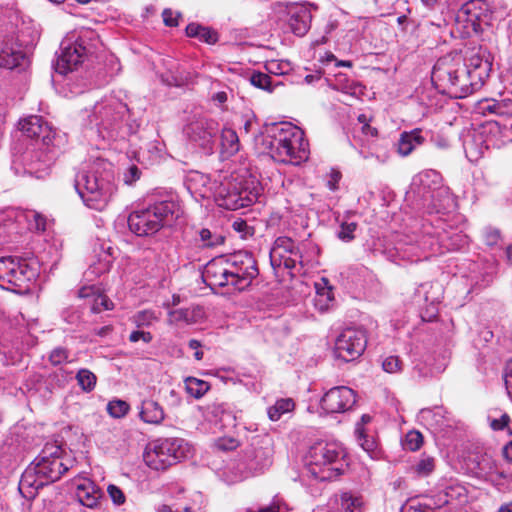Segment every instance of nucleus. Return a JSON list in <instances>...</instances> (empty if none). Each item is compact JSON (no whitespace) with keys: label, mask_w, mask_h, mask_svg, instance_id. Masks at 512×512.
I'll use <instances>...</instances> for the list:
<instances>
[{"label":"nucleus","mask_w":512,"mask_h":512,"mask_svg":"<svg viewBox=\"0 0 512 512\" xmlns=\"http://www.w3.org/2000/svg\"><path fill=\"white\" fill-rule=\"evenodd\" d=\"M487 11V4L483 0H470L458 10L456 19L463 22L466 29L477 33L482 30L483 24H489L490 16Z\"/></svg>","instance_id":"obj_19"},{"label":"nucleus","mask_w":512,"mask_h":512,"mask_svg":"<svg viewBox=\"0 0 512 512\" xmlns=\"http://www.w3.org/2000/svg\"><path fill=\"white\" fill-rule=\"evenodd\" d=\"M75 460L57 443H46L39 455L25 469L19 482L21 495L32 500L37 491L61 478Z\"/></svg>","instance_id":"obj_1"},{"label":"nucleus","mask_w":512,"mask_h":512,"mask_svg":"<svg viewBox=\"0 0 512 512\" xmlns=\"http://www.w3.org/2000/svg\"><path fill=\"white\" fill-rule=\"evenodd\" d=\"M431 82L439 93L452 98L461 99L474 93L468 67L461 56L449 54L439 58L433 67Z\"/></svg>","instance_id":"obj_4"},{"label":"nucleus","mask_w":512,"mask_h":512,"mask_svg":"<svg viewBox=\"0 0 512 512\" xmlns=\"http://www.w3.org/2000/svg\"><path fill=\"white\" fill-rule=\"evenodd\" d=\"M128 107L125 103L116 98H109L97 103L94 106L90 123L94 124L98 131H106L108 136H113L128 114Z\"/></svg>","instance_id":"obj_11"},{"label":"nucleus","mask_w":512,"mask_h":512,"mask_svg":"<svg viewBox=\"0 0 512 512\" xmlns=\"http://www.w3.org/2000/svg\"><path fill=\"white\" fill-rule=\"evenodd\" d=\"M237 446H238V442L234 438H226V437H224V438H219L216 441V447L219 450H223V451L233 450Z\"/></svg>","instance_id":"obj_59"},{"label":"nucleus","mask_w":512,"mask_h":512,"mask_svg":"<svg viewBox=\"0 0 512 512\" xmlns=\"http://www.w3.org/2000/svg\"><path fill=\"white\" fill-rule=\"evenodd\" d=\"M40 33L36 24L32 20H22L20 24H16L15 35L10 37L14 38V44L20 49L26 51V55L34 48Z\"/></svg>","instance_id":"obj_25"},{"label":"nucleus","mask_w":512,"mask_h":512,"mask_svg":"<svg viewBox=\"0 0 512 512\" xmlns=\"http://www.w3.org/2000/svg\"><path fill=\"white\" fill-rule=\"evenodd\" d=\"M98 43V35L93 30H82L78 36H67L60 44L56 71L63 75L73 71L89 54L95 52Z\"/></svg>","instance_id":"obj_7"},{"label":"nucleus","mask_w":512,"mask_h":512,"mask_svg":"<svg viewBox=\"0 0 512 512\" xmlns=\"http://www.w3.org/2000/svg\"><path fill=\"white\" fill-rule=\"evenodd\" d=\"M357 229V223L356 222H346L343 221L340 224V228L337 232V237L344 241V242H350L354 239V232Z\"/></svg>","instance_id":"obj_48"},{"label":"nucleus","mask_w":512,"mask_h":512,"mask_svg":"<svg viewBox=\"0 0 512 512\" xmlns=\"http://www.w3.org/2000/svg\"><path fill=\"white\" fill-rule=\"evenodd\" d=\"M294 401L291 398H282L268 408V417L271 421H278L281 416L294 409Z\"/></svg>","instance_id":"obj_37"},{"label":"nucleus","mask_w":512,"mask_h":512,"mask_svg":"<svg viewBox=\"0 0 512 512\" xmlns=\"http://www.w3.org/2000/svg\"><path fill=\"white\" fill-rule=\"evenodd\" d=\"M107 492L114 504L122 505L125 503V495L116 485L110 484L107 488Z\"/></svg>","instance_id":"obj_54"},{"label":"nucleus","mask_w":512,"mask_h":512,"mask_svg":"<svg viewBox=\"0 0 512 512\" xmlns=\"http://www.w3.org/2000/svg\"><path fill=\"white\" fill-rule=\"evenodd\" d=\"M181 213L178 203L172 200L158 201L133 211L128 217V226L137 236H149L163 227L172 226Z\"/></svg>","instance_id":"obj_5"},{"label":"nucleus","mask_w":512,"mask_h":512,"mask_svg":"<svg viewBox=\"0 0 512 512\" xmlns=\"http://www.w3.org/2000/svg\"><path fill=\"white\" fill-rule=\"evenodd\" d=\"M165 400L167 404L171 407H178L182 402L181 396L174 389H171L168 392V395L165 397Z\"/></svg>","instance_id":"obj_64"},{"label":"nucleus","mask_w":512,"mask_h":512,"mask_svg":"<svg viewBox=\"0 0 512 512\" xmlns=\"http://www.w3.org/2000/svg\"><path fill=\"white\" fill-rule=\"evenodd\" d=\"M288 24L297 36H304L311 26L312 15L306 5H295L288 10Z\"/></svg>","instance_id":"obj_27"},{"label":"nucleus","mask_w":512,"mask_h":512,"mask_svg":"<svg viewBox=\"0 0 512 512\" xmlns=\"http://www.w3.org/2000/svg\"><path fill=\"white\" fill-rule=\"evenodd\" d=\"M245 512H288V506L282 498L275 496L268 506L247 509Z\"/></svg>","instance_id":"obj_46"},{"label":"nucleus","mask_w":512,"mask_h":512,"mask_svg":"<svg viewBox=\"0 0 512 512\" xmlns=\"http://www.w3.org/2000/svg\"><path fill=\"white\" fill-rule=\"evenodd\" d=\"M23 135L35 141V145L57 146L56 133L41 116L32 115L19 122Z\"/></svg>","instance_id":"obj_18"},{"label":"nucleus","mask_w":512,"mask_h":512,"mask_svg":"<svg viewBox=\"0 0 512 512\" xmlns=\"http://www.w3.org/2000/svg\"><path fill=\"white\" fill-rule=\"evenodd\" d=\"M273 134L265 139L273 160L291 165H300L309 158V144L304 132L291 123H281L272 129Z\"/></svg>","instance_id":"obj_2"},{"label":"nucleus","mask_w":512,"mask_h":512,"mask_svg":"<svg viewBox=\"0 0 512 512\" xmlns=\"http://www.w3.org/2000/svg\"><path fill=\"white\" fill-rule=\"evenodd\" d=\"M233 229L240 233L242 238H246L248 235L253 234V229L243 219H236L232 224Z\"/></svg>","instance_id":"obj_55"},{"label":"nucleus","mask_w":512,"mask_h":512,"mask_svg":"<svg viewBox=\"0 0 512 512\" xmlns=\"http://www.w3.org/2000/svg\"><path fill=\"white\" fill-rule=\"evenodd\" d=\"M155 319L156 317L154 312L150 310H143L133 315L132 322L137 327H148L155 321Z\"/></svg>","instance_id":"obj_49"},{"label":"nucleus","mask_w":512,"mask_h":512,"mask_svg":"<svg viewBox=\"0 0 512 512\" xmlns=\"http://www.w3.org/2000/svg\"><path fill=\"white\" fill-rule=\"evenodd\" d=\"M441 181V174L436 170L421 171L413 177L409 193L417 198L419 204H421L431 194H434L436 189L442 187Z\"/></svg>","instance_id":"obj_21"},{"label":"nucleus","mask_w":512,"mask_h":512,"mask_svg":"<svg viewBox=\"0 0 512 512\" xmlns=\"http://www.w3.org/2000/svg\"><path fill=\"white\" fill-rule=\"evenodd\" d=\"M70 352L64 347H56L49 354V362L53 366H58L63 363L69 362Z\"/></svg>","instance_id":"obj_50"},{"label":"nucleus","mask_w":512,"mask_h":512,"mask_svg":"<svg viewBox=\"0 0 512 512\" xmlns=\"http://www.w3.org/2000/svg\"><path fill=\"white\" fill-rule=\"evenodd\" d=\"M403 512H433V508L426 503H414L412 502Z\"/></svg>","instance_id":"obj_62"},{"label":"nucleus","mask_w":512,"mask_h":512,"mask_svg":"<svg viewBox=\"0 0 512 512\" xmlns=\"http://www.w3.org/2000/svg\"><path fill=\"white\" fill-rule=\"evenodd\" d=\"M500 232L496 229H487L484 234L485 243L488 246H495L500 241Z\"/></svg>","instance_id":"obj_60"},{"label":"nucleus","mask_w":512,"mask_h":512,"mask_svg":"<svg viewBox=\"0 0 512 512\" xmlns=\"http://www.w3.org/2000/svg\"><path fill=\"white\" fill-rule=\"evenodd\" d=\"M178 16H179V14H176L174 16V13L171 9H164V11L162 13L163 21H164L165 25L169 26V27H175L178 25V19H177Z\"/></svg>","instance_id":"obj_63"},{"label":"nucleus","mask_w":512,"mask_h":512,"mask_svg":"<svg viewBox=\"0 0 512 512\" xmlns=\"http://www.w3.org/2000/svg\"><path fill=\"white\" fill-rule=\"evenodd\" d=\"M103 161H97L75 176V189L85 205L98 211L108 204L115 187L113 176L105 169Z\"/></svg>","instance_id":"obj_3"},{"label":"nucleus","mask_w":512,"mask_h":512,"mask_svg":"<svg viewBox=\"0 0 512 512\" xmlns=\"http://www.w3.org/2000/svg\"><path fill=\"white\" fill-rule=\"evenodd\" d=\"M250 83L268 92H272L276 86L280 85V82L274 83L268 73L262 72H253L250 76Z\"/></svg>","instance_id":"obj_39"},{"label":"nucleus","mask_w":512,"mask_h":512,"mask_svg":"<svg viewBox=\"0 0 512 512\" xmlns=\"http://www.w3.org/2000/svg\"><path fill=\"white\" fill-rule=\"evenodd\" d=\"M185 388L188 394L199 399L207 393L210 386L208 382L204 380H200L195 377H188L185 379Z\"/></svg>","instance_id":"obj_38"},{"label":"nucleus","mask_w":512,"mask_h":512,"mask_svg":"<svg viewBox=\"0 0 512 512\" xmlns=\"http://www.w3.org/2000/svg\"><path fill=\"white\" fill-rule=\"evenodd\" d=\"M265 70L270 75L282 76L292 71V65L288 60H269L265 63Z\"/></svg>","instance_id":"obj_40"},{"label":"nucleus","mask_w":512,"mask_h":512,"mask_svg":"<svg viewBox=\"0 0 512 512\" xmlns=\"http://www.w3.org/2000/svg\"><path fill=\"white\" fill-rule=\"evenodd\" d=\"M63 319L69 324H77L80 321L81 315L77 309L69 308L63 311Z\"/></svg>","instance_id":"obj_61"},{"label":"nucleus","mask_w":512,"mask_h":512,"mask_svg":"<svg viewBox=\"0 0 512 512\" xmlns=\"http://www.w3.org/2000/svg\"><path fill=\"white\" fill-rule=\"evenodd\" d=\"M356 403L354 391L346 386L328 390L321 398V408L327 413H344Z\"/></svg>","instance_id":"obj_20"},{"label":"nucleus","mask_w":512,"mask_h":512,"mask_svg":"<svg viewBox=\"0 0 512 512\" xmlns=\"http://www.w3.org/2000/svg\"><path fill=\"white\" fill-rule=\"evenodd\" d=\"M343 448L336 442L318 441L308 450L306 470L314 479L332 480L343 472Z\"/></svg>","instance_id":"obj_6"},{"label":"nucleus","mask_w":512,"mask_h":512,"mask_svg":"<svg viewBox=\"0 0 512 512\" xmlns=\"http://www.w3.org/2000/svg\"><path fill=\"white\" fill-rule=\"evenodd\" d=\"M316 288H317V295H316V298H315V306L320 311H325V310L328 309L330 303L333 300V294H332L331 288H328V289L322 288V289H320L318 287V285L316 286Z\"/></svg>","instance_id":"obj_44"},{"label":"nucleus","mask_w":512,"mask_h":512,"mask_svg":"<svg viewBox=\"0 0 512 512\" xmlns=\"http://www.w3.org/2000/svg\"><path fill=\"white\" fill-rule=\"evenodd\" d=\"M303 254L298 244L287 236H280L274 241L270 251V262L273 268H280L292 271L297 266L303 267Z\"/></svg>","instance_id":"obj_15"},{"label":"nucleus","mask_w":512,"mask_h":512,"mask_svg":"<svg viewBox=\"0 0 512 512\" xmlns=\"http://www.w3.org/2000/svg\"><path fill=\"white\" fill-rule=\"evenodd\" d=\"M152 339V334L147 331L136 330L129 335V341L133 343L138 342L140 340H142L144 343H150Z\"/></svg>","instance_id":"obj_58"},{"label":"nucleus","mask_w":512,"mask_h":512,"mask_svg":"<svg viewBox=\"0 0 512 512\" xmlns=\"http://www.w3.org/2000/svg\"><path fill=\"white\" fill-rule=\"evenodd\" d=\"M273 449L268 439L262 440L259 445H252L246 451V465L250 472L261 473L272 463Z\"/></svg>","instance_id":"obj_22"},{"label":"nucleus","mask_w":512,"mask_h":512,"mask_svg":"<svg viewBox=\"0 0 512 512\" xmlns=\"http://www.w3.org/2000/svg\"><path fill=\"white\" fill-rule=\"evenodd\" d=\"M218 132V122L204 115L191 116L184 127L187 138L205 154L213 153Z\"/></svg>","instance_id":"obj_12"},{"label":"nucleus","mask_w":512,"mask_h":512,"mask_svg":"<svg viewBox=\"0 0 512 512\" xmlns=\"http://www.w3.org/2000/svg\"><path fill=\"white\" fill-rule=\"evenodd\" d=\"M512 142V124L488 123L483 132L473 136L471 141L464 142L466 156L477 160L489 148H501Z\"/></svg>","instance_id":"obj_10"},{"label":"nucleus","mask_w":512,"mask_h":512,"mask_svg":"<svg viewBox=\"0 0 512 512\" xmlns=\"http://www.w3.org/2000/svg\"><path fill=\"white\" fill-rule=\"evenodd\" d=\"M76 380L83 391L91 392L96 386L97 377L90 370L83 368L77 372Z\"/></svg>","instance_id":"obj_41"},{"label":"nucleus","mask_w":512,"mask_h":512,"mask_svg":"<svg viewBox=\"0 0 512 512\" xmlns=\"http://www.w3.org/2000/svg\"><path fill=\"white\" fill-rule=\"evenodd\" d=\"M435 468V459L431 456L423 455L414 466V471L418 476L426 477L430 475Z\"/></svg>","instance_id":"obj_42"},{"label":"nucleus","mask_w":512,"mask_h":512,"mask_svg":"<svg viewBox=\"0 0 512 512\" xmlns=\"http://www.w3.org/2000/svg\"><path fill=\"white\" fill-rule=\"evenodd\" d=\"M27 59L26 51L14 44L13 37H5L0 43V68L13 70L23 66Z\"/></svg>","instance_id":"obj_23"},{"label":"nucleus","mask_w":512,"mask_h":512,"mask_svg":"<svg viewBox=\"0 0 512 512\" xmlns=\"http://www.w3.org/2000/svg\"><path fill=\"white\" fill-rule=\"evenodd\" d=\"M382 368L387 373H400L403 369V362L398 356H388L382 361Z\"/></svg>","instance_id":"obj_51"},{"label":"nucleus","mask_w":512,"mask_h":512,"mask_svg":"<svg viewBox=\"0 0 512 512\" xmlns=\"http://www.w3.org/2000/svg\"><path fill=\"white\" fill-rule=\"evenodd\" d=\"M189 453V446L181 438H165L155 441L148 446L143 458L148 467L153 470H165L176 464Z\"/></svg>","instance_id":"obj_9"},{"label":"nucleus","mask_w":512,"mask_h":512,"mask_svg":"<svg viewBox=\"0 0 512 512\" xmlns=\"http://www.w3.org/2000/svg\"><path fill=\"white\" fill-rule=\"evenodd\" d=\"M198 38L208 44H215L218 41V35L217 33L208 28L203 26L201 32L199 33Z\"/></svg>","instance_id":"obj_56"},{"label":"nucleus","mask_w":512,"mask_h":512,"mask_svg":"<svg viewBox=\"0 0 512 512\" xmlns=\"http://www.w3.org/2000/svg\"><path fill=\"white\" fill-rule=\"evenodd\" d=\"M38 275L33 263L18 257L0 258V287L17 294L29 290L30 283Z\"/></svg>","instance_id":"obj_8"},{"label":"nucleus","mask_w":512,"mask_h":512,"mask_svg":"<svg viewBox=\"0 0 512 512\" xmlns=\"http://www.w3.org/2000/svg\"><path fill=\"white\" fill-rule=\"evenodd\" d=\"M113 309V302L103 294L94 296L91 304V311L93 313H100L105 310Z\"/></svg>","instance_id":"obj_47"},{"label":"nucleus","mask_w":512,"mask_h":512,"mask_svg":"<svg viewBox=\"0 0 512 512\" xmlns=\"http://www.w3.org/2000/svg\"><path fill=\"white\" fill-rule=\"evenodd\" d=\"M480 113L512 116V99H483L478 102Z\"/></svg>","instance_id":"obj_30"},{"label":"nucleus","mask_w":512,"mask_h":512,"mask_svg":"<svg viewBox=\"0 0 512 512\" xmlns=\"http://www.w3.org/2000/svg\"><path fill=\"white\" fill-rule=\"evenodd\" d=\"M356 433L358 434V442L364 451L367 453H372L376 449V442L373 438H369L364 434L363 429L359 426L356 428Z\"/></svg>","instance_id":"obj_52"},{"label":"nucleus","mask_w":512,"mask_h":512,"mask_svg":"<svg viewBox=\"0 0 512 512\" xmlns=\"http://www.w3.org/2000/svg\"><path fill=\"white\" fill-rule=\"evenodd\" d=\"M469 71V79L473 83L474 92L479 90L485 79L489 76L491 64L480 57H472L469 64H466Z\"/></svg>","instance_id":"obj_28"},{"label":"nucleus","mask_w":512,"mask_h":512,"mask_svg":"<svg viewBox=\"0 0 512 512\" xmlns=\"http://www.w3.org/2000/svg\"><path fill=\"white\" fill-rule=\"evenodd\" d=\"M141 171L136 165H131L124 173V183L127 185L133 184L140 178Z\"/></svg>","instance_id":"obj_57"},{"label":"nucleus","mask_w":512,"mask_h":512,"mask_svg":"<svg viewBox=\"0 0 512 512\" xmlns=\"http://www.w3.org/2000/svg\"><path fill=\"white\" fill-rule=\"evenodd\" d=\"M170 319L173 322H184L186 324H195L204 318V310L200 306L188 308H179L170 311Z\"/></svg>","instance_id":"obj_32"},{"label":"nucleus","mask_w":512,"mask_h":512,"mask_svg":"<svg viewBox=\"0 0 512 512\" xmlns=\"http://www.w3.org/2000/svg\"><path fill=\"white\" fill-rule=\"evenodd\" d=\"M139 417L147 424L159 425L165 419V413L157 401L145 399L141 402Z\"/></svg>","instance_id":"obj_29"},{"label":"nucleus","mask_w":512,"mask_h":512,"mask_svg":"<svg viewBox=\"0 0 512 512\" xmlns=\"http://www.w3.org/2000/svg\"><path fill=\"white\" fill-rule=\"evenodd\" d=\"M107 411L113 418L124 417L129 411V404L123 400H112L107 404Z\"/></svg>","instance_id":"obj_45"},{"label":"nucleus","mask_w":512,"mask_h":512,"mask_svg":"<svg viewBox=\"0 0 512 512\" xmlns=\"http://www.w3.org/2000/svg\"><path fill=\"white\" fill-rule=\"evenodd\" d=\"M231 287L238 291L247 289L258 276L257 262L248 251H239L226 257Z\"/></svg>","instance_id":"obj_13"},{"label":"nucleus","mask_w":512,"mask_h":512,"mask_svg":"<svg viewBox=\"0 0 512 512\" xmlns=\"http://www.w3.org/2000/svg\"><path fill=\"white\" fill-rule=\"evenodd\" d=\"M241 147L237 132L230 127H223L220 133V153L229 158L239 152Z\"/></svg>","instance_id":"obj_31"},{"label":"nucleus","mask_w":512,"mask_h":512,"mask_svg":"<svg viewBox=\"0 0 512 512\" xmlns=\"http://www.w3.org/2000/svg\"><path fill=\"white\" fill-rule=\"evenodd\" d=\"M77 498L83 506L95 508L101 498V492L92 482H86L78 485Z\"/></svg>","instance_id":"obj_33"},{"label":"nucleus","mask_w":512,"mask_h":512,"mask_svg":"<svg viewBox=\"0 0 512 512\" xmlns=\"http://www.w3.org/2000/svg\"><path fill=\"white\" fill-rule=\"evenodd\" d=\"M367 346V334L362 327L345 328L335 341V355L345 362L359 358Z\"/></svg>","instance_id":"obj_14"},{"label":"nucleus","mask_w":512,"mask_h":512,"mask_svg":"<svg viewBox=\"0 0 512 512\" xmlns=\"http://www.w3.org/2000/svg\"><path fill=\"white\" fill-rule=\"evenodd\" d=\"M488 421L490 427L494 431H502L505 428L508 427V424L510 422V417L506 413H502L499 418L492 417L491 415L488 416Z\"/></svg>","instance_id":"obj_53"},{"label":"nucleus","mask_w":512,"mask_h":512,"mask_svg":"<svg viewBox=\"0 0 512 512\" xmlns=\"http://www.w3.org/2000/svg\"><path fill=\"white\" fill-rule=\"evenodd\" d=\"M215 199L220 207L238 210L251 205L255 195L243 189L235 180H225L216 188Z\"/></svg>","instance_id":"obj_16"},{"label":"nucleus","mask_w":512,"mask_h":512,"mask_svg":"<svg viewBox=\"0 0 512 512\" xmlns=\"http://www.w3.org/2000/svg\"><path fill=\"white\" fill-rule=\"evenodd\" d=\"M420 205L426 209L429 214H446L455 208V200L450 193L449 188L442 186L435 190L428 199H425Z\"/></svg>","instance_id":"obj_24"},{"label":"nucleus","mask_w":512,"mask_h":512,"mask_svg":"<svg viewBox=\"0 0 512 512\" xmlns=\"http://www.w3.org/2000/svg\"><path fill=\"white\" fill-rule=\"evenodd\" d=\"M424 141L421 130L414 129L410 132H403L398 141V152L402 156H408L417 146Z\"/></svg>","instance_id":"obj_34"},{"label":"nucleus","mask_w":512,"mask_h":512,"mask_svg":"<svg viewBox=\"0 0 512 512\" xmlns=\"http://www.w3.org/2000/svg\"><path fill=\"white\" fill-rule=\"evenodd\" d=\"M198 237L200 247L211 249L222 245L225 241V237L219 233L216 229L211 230L209 228H201L198 231Z\"/></svg>","instance_id":"obj_35"},{"label":"nucleus","mask_w":512,"mask_h":512,"mask_svg":"<svg viewBox=\"0 0 512 512\" xmlns=\"http://www.w3.org/2000/svg\"><path fill=\"white\" fill-rule=\"evenodd\" d=\"M364 500L362 496L344 492L340 495V508L342 512H363Z\"/></svg>","instance_id":"obj_36"},{"label":"nucleus","mask_w":512,"mask_h":512,"mask_svg":"<svg viewBox=\"0 0 512 512\" xmlns=\"http://www.w3.org/2000/svg\"><path fill=\"white\" fill-rule=\"evenodd\" d=\"M205 281L209 286H231L230 273L225 258L210 261L204 272Z\"/></svg>","instance_id":"obj_26"},{"label":"nucleus","mask_w":512,"mask_h":512,"mask_svg":"<svg viewBox=\"0 0 512 512\" xmlns=\"http://www.w3.org/2000/svg\"><path fill=\"white\" fill-rule=\"evenodd\" d=\"M423 444V436L419 431L411 430L405 435L403 447L409 451H417Z\"/></svg>","instance_id":"obj_43"},{"label":"nucleus","mask_w":512,"mask_h":512,"mask_svg":"<svg viewBox=\"0 0 512 512\" xmlns=\"http://www.w3.org/2000/svg\"><path fill=\"white\" fill-rule=\"evenodd\" d=\"M53 145H34V148L27 149L23 154L24 170L30 175L41 178L47 175L51 165L56 158V151Z\"/></svg>","instance_id":"obj_17"}]
</instances>
